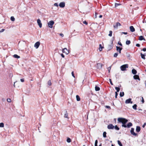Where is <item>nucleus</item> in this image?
<instances>
[{"label":"nucleus","mask_w":146,"mask_h":146,"mask_svg":"<svg viewBox=\"0 0 146 146\" xmlns=\"http://www.w3.org/2000/svg\"><path fill=\"white\" fill-rule=\"evenodd\" d=\"M118 123H121L122 125H125L126 123L128 121L127 119L122 117H119L117 119Z\"/></svg>","instance_id":"nucleus-1"},{"label":"nucleus","mask_w":146,"mask_h":146,"mask_svg":"<svg viewBox=\"0 0 146 146\" xmlns=\"http://www.w3.org/2000/svg\"><path fill=\"white\" fill-rule=\"evenodd\" d=\"M128 67V65L125 64L121 66L120 68L122 71H124L126 70V68Z\"/></svg>","instance_id":"nucleus-2"},{"label":"nucleus","mask_w":146,"mask_h":146,"mask_svg":"<svg viewBox=\"0 0 146 146\" xmlns=\"http://www.w3.org/2000/svg\"><path fill=\"white\" fill-rule=\"evenodd\" d=\"M132 124L131 122L128 123L127 125H122V126L123 127L125 128L127 127L128 128H130V127L132 126Z\"/></svg>","instance_id":"nucleus-3"},{"label":"nucleus","mask_w":146,"mask_h":146,"mask_svg":"<svg viewBox=\"0 0 146 146\" xmlns=\"http://www.w3.org/2000/svg\"><path fill=\"white\" fill-rule=\"evenodd\" d=\"M54 24V22L53 21H51L48 23V25L49 27L50 28H52L53 27V25Z\"/></svg>","instance_id":"nucleus-4"},{"label":"nucleus","mask_w":146,"mask_h":146,"mask_svg":"<svg viewBox=\"0 0 146 146\" xmlns=\"http://www.w3.org/2000/svg\"><path fill=\"white\" fill-rule=\"evenodd\" d=\"M131 133V134L132 135H134L135 136H137V134L134 132V129L133 128H131V129L130 131Z\"/></svg>","instance_id":"nucleus-5"},{"label":"nucleus","mask_w":146,"mask_h":146,"mask_svg":"<svg viewBox=\"0 0 146 146\" xmlns=\"http://www.w3.org/2000/svg\"><path fill=\"white\" fill-rule=\"evenodd\" d=\"M62 52L63 53H65L66 54H68L69 53V51L66 48L62 49Z\"/></svg>","instance_id":"nucleus-6"},{"label":"nucleus","mask_w":146,"mask_h":146,"mask_svg":"<svg viewBox=\"0 0 146 146\" xmlns=\"http://www.w3.org/2000/svg\"><path fill=\"white\" fill-rule=\"evenodd\" d=\"M114 126L112 124H110L108 125L107 128L108 129H113L114 128Z\"/></svg>","instance_id":"nucleus-7"},{"label":"nucleus","mask_w":146,"mask_h":146,"mask_svg":"<svg viewBox=\"0 0 146 146\" xmlns=\"http://www.w3.org/2000/svg\"><path fill=\"white\" fill-rule=\"evenodd\" d=\"M59 6L61 8H64L65 6V3L64 2L60 3Z\"/></svg>","instance_id":"nucleus-8"},{"label":"nucleus","mask_w":146,"mask_h":146,"mask_svg":"<svg viewBox=\"0 0 146 146\" xmlns=\"http://www.w3.org/2000/svg\"><path fill=\"white\" fill-rule=\"evenodd\" d=\"M131 98H129L126 100L125 101V103L126 104H132L133 102L131 101Z\"/></svg>","instance_id":"nucleus-9"},{"label":"nucleus","mask_w":146,"mask_h":146,"mask_svg":"<svg viewBox=\"0 0 146 146\" xmlns=\"http://www.w3.org/2000/svg\"><path fill=\"white\" fill-rule=\"evenodd\" d=\"M40 45V42H37L35 43L34 45V46L36 48H37Z\"/></svg>","instance_id":"nucleus-10"},{"label":"nucleus","mask_w":146,"mask_h":146,"mask_svg":"<svg viewBox=\"0 0 146 146\" xmlns=\"http://www.w3.org/2000/svg\"><path fill=\"white\" fill-rule=\"evenodd\" d=\"M116 48L117 51L119 52V54H120L121 53V51L122 49V48L117 46H116Z\"/></svg>","instance_id":"nucleus-11"},{"label":"nucleus","mask_w":146,"mask_h":146,"mask_svg":"<svg viewBox=\"0 0 146 146\" xmlns=\"http://www.w3.org/2000/svg\"><path fill=\"white\" fill-rule=\"evenodd\" d=\"M37 23L38 25L39 26L40 28H41L42 26V24L41 22V21L40 19H38L37 20Z\"/></svg>","instance_id":"nucleus-12"},{"label":"nucleus","mask_w":146,"mask_h":146,"mask_svg":"<svg viewBox=\"0 0 146 146\" xmlns=\"http://www.w3.org/2000/svg\"><path fill=\"white\" fill-rule=\"evenodd\" d=\"M97 67L98 69H101L102 68V64L101 63H98L97 64Z\"/></svg>","instance_id":"nucleus-13"},{"label":"nucleus","mask_w":146,"mask_h":146,"mask_svg":"<svg viewBox=\"0 0 146 146\" xmlns=\"http://www.w3.org/2000/svg\"><path fill=\"white\" fill-rule=\"evenodd\" d=\"M133 78L134 79L136 80L138 79L139 80H140V79L139 78V76L137 75H135L134 76H133Z\"/></svg>","instance_id":"nucleus-14"},{"label":"nucleus","mask_w":146,"mask_h":146,"mask_svg":"<svg viewBox=\"0 0 146 146\" xmlns=\"http://www.w3.org/2000/svg\"><path fill=\"white\" fill-rule=\"evenodd\" d=\"M130 31L132 32H133L135 31V29L133 26H131L130 27Z\"/></svg>","instance_id":"nucleus-15"},{"label":"nucleus","mask_w":146,"mask_h":146,"mask_svg":"<svg viewBox=\"0 0 146 146\" xmlns=\"http://www.w3.org/2000/svg\"><path fill=\"white\" fill-rule=\"evenodd\" d=\"M140 130H141V128L140 127L138 126H137L136 127V130L137 132H139L140 131Z\"/></svg>","instance_id":"nucleus-16"},{"label":"nucleus","mask_w":146,"mask_h":146,"mask_svg":"<svg viewBox=\"0 0 146 146\" xmlns=\"http://www.w3.org/2000/svg\"><path fill=\"white\" fill-rule=\"evenodd\" d=\"M64 117L65 118H68V113H67V111L66 110H64Z\"/></svg>","instance_id":"nucleus-17"},{"label":"nucleus","mask_w":146,"mask_h":146,"mask_svg":"<svg viewBox=\"0 0 146 146\" xmlns=\"http://www.w3.org/2000/svg\"><path fill=\"white\" fill-rule=\"evenodd\" d=\"M132 72L133 74H135L137 73V72L135 70L133 69L132 70Z\"/></svg>","instance_id":"nucleus-18"},{"label":"nucleus","mask_w":146,"mask_h":146,"mask_svg":"<svg viewBox=\"0 0 146 146\" xmlns=\"http://www.w3.org/2000/svg\"><path fill=\"white\" fill-rule=\"evenodd\" d=\"M139 39L140 40H145V39L142 36H141L139 37Z\"/></svg>","instance_id":"nucleus-19"},{"label":"nucleus","mask_w":146,"mask_h":146,"mask_svg":"<svg viewBox=\"0 0 146 146\" xmlns=\"http://www.w3.org/2000/svg\"><path fill=\"white\" fill-rule=\"evenodd\" d=\"M141 58L144 59H145V54H142L141 53Z\"/></svg>","instance_id":"nucleus-20"},{"label":"nucleus","mask_w":146,"mask_h":146,"mask_svg":"<svg viewBox=\"0 0 146 146\" xmlns=\"http://www.w3.org/2000/svg\"><path fill=\"white\" fill-rule=\"evenodd\" d=\"M95 90L96 91H99L100 90V88L97 86H96L95 87Z\"/></svg>","instance_id":"nucleus-21"},{"label":"nucleus","mask_w":146,"mask_h":146,"mask_svg":"<svg viewBox=\"0 0 146 146\" xmlns=\"http://www.w3.org/2000/svg\"><path fill=\"white\" fill-rule=\"evenodd\" d=\"M121 4L120 3H115V8L117 7L118 6L121 5Z\"/></svg>","instance_id":"nucleus-22"},{"label":"nucleus","mask_w":146,"mask_h":146,"mask_svg":"<svg viewBox=\"0 0 146 146\" xmlns=\"http://www.w3.org/2000/svg\"><path fill=\"white\" fill-rule=\"evenodd\" d=\"M99 50L100 51H102V49L104 48L102 46L101 44H100L99 45Z\"/></svg>","instance_id":"nucleus-23"},{"label":"nucleus","mask_w":146,"mask_h":146,"mask_svg":"<svg viewBox=\"0 0 146 146\" xmlns=\"http://www.w3.org/2000/svg\"><path fill=\"white\" fill-rule=\"evenodd\" d=\"M76 100L77 101H80V98L79 96L77 95L76 96Z\"/></svg>","instance_id":"nucleus-24"},{"label":"nucleus","mask_w":146,"mask_h":146,"mask_svg":"<svg viewBox=\"0 0 146 146\" xmlns=\"http://www.w3.org/2000/svg\"><path fill=\"white\" fill-rule=\"evenodd\" d=\"M13 56L14 58H20V56H18L17 54H14L13 55Z\"/></svg>","instance_id":"nucleus-25"},{"label":"nucleus","mask_w":146,"mask_h":146,"mask_svg":"<svg viewBox=\"0 0 146 146\" xmlns=\"http://www.w3.org/2000/svg\"><path fill=\"white\" fill-rule=\"evenodd\" d=\"M137 105L136 104H135L132 106V108L134 110H136L137 109Z\"/></svg>","instance_id":"nucleus-26"},{"label":"nucleus","mask_w":146,"mask_h":146,"mask_svg":"<svg viewBox=\"0 0 146 146\" xmlns=\"http://www.w3.org/2000/svg\"><path fill=\"white\" fill-rule=\"evenodd\" d=\"M66 141L67 142L69 143L71 142V140L70 138L67 137V140H66Z\"/></svg>","instance_id":"nucleus-27"},{"label":"nucleus","mask_w":146,"mask_h":146,"mask_svg":"<svg viewBox=\"0 0 146 146\" xmlns=\"http://www.w3.org/2000/svg\"><path fill=\"white\" fill-rule=\"evenodd\" d=\"M117 141L118 144L120 146H123L122 144L119 140H118Z\"/></svg>","instance_id":"nucleus-28"},{"label":"nucleus","mask_w":146,"mask_h":146,"mask_svg":"<svg viewBox=\"0 0 146 146\" xmlns=\"http://www.w3.org/2000/svg\"><path fill=\"white\" fill-rule=\"evenodd\" d=\"M131 43V41L129 40H127L126 42V44L127 45H129Z\"/></svg>","instance_id":"nucleus-29"},{"label":"nucleus","mask_w":146,"mask_h":146,"mask_svg":"<svg viewBox=\"0 0 146 146\" xmlns=\"http://www.w3.org/2000/svg\"><path fill=\"white\" fill-rule=\"evenodd\" d=\"M115 90H117L116 92H119L120 90V88H119L116 87H115Z\"/></svg>","instance_id":"nucleus-30"},{"label":"nucleus","mask_w":146,"mask_h":146,"mask_svg":"<svg viewBox=\"0 0 146 146\" xmlns=\"http://www.w3.org/2000/svg\"><path fill=\"white\" fill-rule=\"evenodd\" d=\"M124 93L123 92H120V97H122L124 96Z\"/></svg>","instance_id":"nucleus-31"},{"label":"nucleus","mask_w":146,"mask_h":146,"mask_svg":"<svg viewBox=\"0 0 146 146\" xmlns=\"http://www.w3.org/2000/svg\"><path fill=\"white\" fill-rule=\"evenodd\" d=\"M106 132L105 131L103 133V137L105 138L106 137Z\"/></svg>","instance_id":"nucleus-32"},{"label":"nucleus","mask_w":146,"mask_h":146,"mask_svg":"<svg viewBox=\"0 0 146 146\" xmlns=\"http://www.w3.org/2000/svg\"><path fill=\"white\" fill-rule=\"evenodd\" d=\"M115 129L117 130H119V128L117 125H116L114 127Z\"/></svg>","instance_id":"nucleus-33"},{"label":"nucleus","mask_w":146,"mask_h":146,"mask_svg":"<svg viewBox=\"0 0 146 146\" xmlns=\"http://www.w3.org/2000/svg\"><path fill=\"white\" fill-rule=\"evenodd\" d=\"M4 124L3 123H0V127H4Z\"/></svg>","instance_id":"nucleus-34"},{"label":"nucleus","mask_w":146,"mask_h":146,"mask_svg":"<svg viewBox=\"0 0 146 146\" xmlns=\"http://www.w3.org/2000/svg\"><path fill=\"white\" fill-rule=\"evenodd\" d=\"M11 20L12 21H14L15 20V19L13 17H11Z\"/></svg>","instance_id":"nucleus-35"},{"label":"nucleus","mask_w":146,"mask_h":146,"mask_svg":"<svg viewBox=\"0 0 146 146\" xmlns=\"http://www.w3.org/2000/svg\"><path fill=\"white\" fill-rule=\"evenodd\" d=\"M109 32L110 33L108 35L110 36H111L112 35V32L111 31H110Z\"/></svg>","instance_id":"nucleus-36"},{"label":"nucleus","mask_w":146,"mask_h":146,"mask_svg":"<svg viewBox=\"0 0 146 146\" xmlns=\"http://www.w3.org/2000/svg\"><path fill=\"white\" fill-rule=\"evenodd\" d=\"M48 85L51 86L52 85V83H51V82L50 80H49L48 81Z\"/></svg>","instance_id":"nucleus-37"},{"label":"nucleus","mask_w":146,"mask_h":146,"mask_svg":"<svg viewBox=\"0 0 146 146\" xmlns=\"http://www.w3.org/2000/svg\"><path fill=\"white\" fill-rule=\"evenodd\" d=\"M98 142V140H96L95 141V146H98V145H97Z\"/></svg>","instance_id":"nucleus-38"},{"label":"nucleus","mask_w":146,"mask_h":146,"mask_svg":"<svg viewBox=\"0 0 146 146\" xmlns=\"http://www.w3.org/2000/svg\"><path fill=\"white\" fill-rule=\"evenodd\" d=\"M118 55V53H115L114 54L113 56L114 57H117V56Z\"/></svg>","instance_id":"nucleus-39"},{"label":"nucleus","mask_w":146,"mask_h":146,"mask_svg":"<svg viewBox=\"0 0 146 146\" xmlns=\"http://www.w3.org/2000/svg\"><path fill=\"white\" fill-rule=\"evenodd\" d=\"M112 44H111V45H108V47L110 49H111L112 48Z\"/></svg>","instance_id":"nucleus-40"},{"label":"nucleus","mask_w":146,"mask_h":146,"mask_svg":"<svg viewBox=\"0 0 146 146\" xmlns=\"http://www.w3.org/2000/svg\"><path fill=\"white\" fill-rule=\"evenodd\" d=\"M7 101L8 102H11V100L10 98H8L7 100Z\"/></svg>","instance_id":"nucleus-41"},{"label":"nucleus","mask_w":146,"mask_h":146,"mask_svg":"<svg viewBox=\"0 0 146 146\" xmlns=\"http://www.w3.org/2000/svg\"><path fill=\"white\" fill-rule=\"evenodd\" d=\"M113 27L115 29H117L118 26H117V24H116L115 25H114Z\"/></svg>","instance_id":"nucleus-42"},{"label":"nucleus","mask_w":146,"mask_h":146,"mask_svg":"<svg viewBox=\"0 0 146 146\" xmlns=\"http://www.w3.org/2000/svg\"><path fill=\"white\" fill-rule=\"evenodd\" d=\"M109 81H110V84L112 85H113V84L111 81V79H109Z\"/></svg>","instance_id":"nucleus-43"},{"label":"nucleus","mask_w":146,"mask_h":146,"mask_svg":"<svg viewBox=\"0 0 146 146\" xmlns=\"http://www.w3.org/2000/svg\"><path fill=\"white\" fill-rule=\"evenodd\" d=\"M117 95H118L117 93V92H115V98H117Z\"/></svg>","instance_id":"nucleus-44"},{"label":"nucleus","mask_w":146,"mask_h":146,"mask_svg":"<svg viewBox=\"0 0 146 146\" xmlns=\"http://www.w3.org/2000/svg\"><path fill=\"white\" fill-rule=\"evenodd\" d=\"M83 23L84 24H86V25H87L88 24L87 22L86 21H83Z\"/></svg>","instance_id":"nucleus-45"},{"label":"nucleus","mask_w":146,"mask_h":146,"mask_svg":"<svg viewBox=\"0 0 146 146\" xmlns=\"http://www.w3.org/2000/svg\"><path fill=\"white\" fill-rule=\"evenodd\" d=\"M116 24L117 25V26H121V24L119 22H117V23H116Z\"/></svg>","instance_id":"nucleus-46"},{"label":"nucleus","mask_w":146,"mask_h":146,"mask_svg":"<svg viewBox=\"0 0 146 146\" xmlns=\"http://www.w3.org/2000/svg\"><path fill=\"white\" fill-rule=\"evenodd\" d=\"M111 67H109L108 68V71H109V72L110 73V70H111Z\"/></svg>","instance_id":"nucleus-47"},{"label":"nucleus","mask_w":146,"mask_h":146,"mask_svg":"<svg viewBox=\"0 0 146 146\" xmlns=\"http://www.w3.org/2000/svg\"><path fill=\"white\" fill-rule=\"evenodd\" d=\"M5 31V29H2L0 31V32L2 33L3 32Z\"/></svg>","instance_id":"nucleus-48"},{"label":"nucleus","mask_w":146,"mask_h":146,"mask_svg":"<svg viewBox=\"0 0 146 146\" xmlns=\"http://www.w3.org/2000/svg\"><path fill=\"white\" fill-rule=\"evenodd\" d=\"M54 5L55 6L58 7V3H56L54 4Z\"/></svg>","instance_id":"nucleus-49"},{"label":"nucleus","mask_w":146,"mask_h":146,"mask_svg":"<svg viewBox=\"0 0 146 146\" xmlns=\"http://www.w3.org/2000/svg\"><path fill=\"white\" fill-rule=\"evenodd\" d=\"M106 107L107 108L110 109V107L109 106H106Z\"/></svg>","instance_id":"nucleus-50"},{"label":"nucleus","mask_w":146,"mask_h":146,"mask_svg":"<svg viewBox=\"0 0 146 146\" xmlns=\"http://www.w3.org/2000/svg\"><path fill=\"white\" fill-rule=\"evenodd\" d=\"M72 76L74 77V78H75V76H74V72H72Z\"/></svg>","instance_id":"nucleus-51"},{"label":"nucleus","mask_w":146,"mask_h":146,"mask_svg":"<svg viewBox=\"0 0 146 146\" xmlns=\"http://www.w3.org/2000/svg\"><path fill=\"white\" fill-rule=\"evenodd\" d=\"M118 44L119 45H120L121 46H122V44H121V42H119L118 43Z\"/></svg>","instance_id":"nucleus-52"},{"label":"nucleus","mask_w":146,"mask_h":146,"mask_svg":"<svg viewBox=\"0 0 146 146\" xmlns=\"http://www.w3.org/2000/svg\"><path fill=\"white\" fill-rule=\"evenodd\" d=\"M146 123H144V124H143V126H142V127H143V128H144V127H145V126L146 125Z\"/></svg>","instance_id":"nucleus-53"},{"label":"nucleus","mask_w":146,"mask_h":146,"mask_svg":"<svg viewBox=\"0 0 146 146\" xmlns=\"http://www.w3.org/2000/svg\"><path fill=\"white\" fill-rule=\"evenodd\" d=\"M121 34H123L125 35H127V32H123L121 33Z\"/></svg>","instance_id":"nucleus-54"},{"label":"nucleus","mask_w":146,"mask_h":146,"mask_svg":"<svg viewBox=\"0 0 146 146\" xmlns=\"http://www.w3.org/2000/svg\"><path fill=\"white\" fill-rule=\"evenodd\" d=\"M143 51L145 52L146 51V48H143V49L142 50Z\"/></svg>","instance_id":"nucleus-55"},{"label":"nucleus","mask_w":146,"mask_h":146,"mask_svg":"<svg viewBox=\"0 0 146 146\" xmlns=\"http://www.w3.org/2000/svg\"><path fill=\"white\" fill-rule=\"evenodd\" d=\"M20 80L22 82H23L24 81V80L23 79H21Z\"/></svg>","instance_id":"nucleus-56"},{"label":"nucleus","mask_w":146,"mask_h":146,"mask_svg":"<svg viewBox=\"0 0 146 146\" xmlns=\"http://www.w3.org/2000/svg\"><path fill=\"white\" fill-rule=\"evenodd\" d=\"M140 44H136V46L137 47H139L140 46Z\"/></svg>","instance_id":"nucleus-57"},{"label":"nucleus","mask_w":146,"mask_h":146,"mask_svg":"<svg viewBox=\"0 0 146 146\" xmlns=\"http://www.w3.org/2000/svg\"><path fill=\"white\" fill-rule=\"evenodd\" d=\"M61 56H62V57L64 58V55L63 54H61Z\"/></svg>","instance_id":"nucleus-58"},{"label":"nucleus","mask_w":146,"mask_h":146,"mask_svg":"<svg viewBox=\"0 0 146 146\" xmlns=\"http://www.w3.org/2000/svg\"><path fill=\"white\" fill-rule=\"evenodd\" d=\"M97 13H95V15H94V16H95V18H96L97 17Z\"/></svg>","instance_id":"nucleus-59"},{"label":"nucleus","mask_w":146,"mask_h":146,"mask_svg":"<svg viewBox=\"0 0 146 146\" xmlns=\"http://www.w3.org/2000/svg\"><path fill=\"white\" fill-rule=\"evenodd\" d=\"M142 100L141 101L143 103L144 102V100L143 98V97H142Z\"/></svg>","instance_id":"nucleus-60"},{"label":"nucleus","mask_w":146,"mask_h":146,"mask_svg":"<svg viewBox=\"0 0 146 146\" xmlns=\"http://www.w3.org/2000/svg\"><path fill=\"white\" fill-rule=\"evenodd\" d=\"M60 35L62 37L64 36V35L63 34H60Z\"/></svg>","instance_id":"nucleus-61"},{"label":"nucleus","mask_w":146,"mask_h":146,"mask_svg":"<svg viewBox=\"0 0 146 146\" xmlns=\"http://www.w3.org/2000/svg\"><path fill=\"white\" fill-rule=\"evenodd\" d=\"M102 17V15H100L99 16V18H100Z\"/></svg>","instance_id":"nucleus-62"},{"label":"nucleus","mask_w":146,"mask_h":146,"mask_svg":"<svg viewBox=\"0 0 146 146\" xmlns=\"http://www.w3.org/2000/svg\"><path fill=\"white\" fill-rule=\"evenodd\" d=\"M2 100H3V101H5V99L4 98H3L2 99Z\"/></svg>","instance_id":"nucleus-63"},{"label":"nucleus","mask_w":146,"mask_h":146,"mask_svg":"<svg viewBox=\"0 0 146 146\" xmlns=\"http://www.w3.org/2000/svg\"><path fill=\"white\" fill-rule=\"evenodd\" d=\"M143 23H144L145 22V19L143 21Z\"/></svg>","instance_id":"nucleus-64"}]
</instances>
